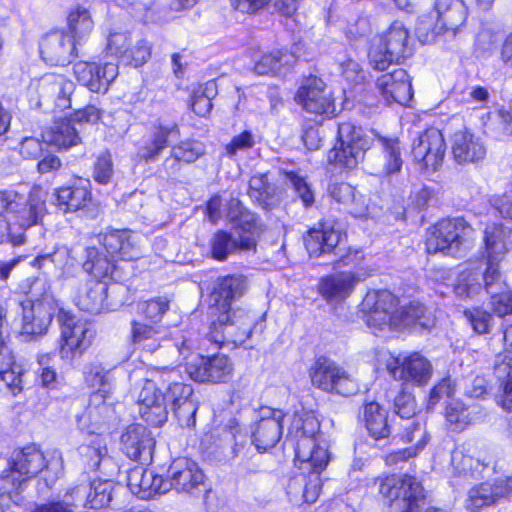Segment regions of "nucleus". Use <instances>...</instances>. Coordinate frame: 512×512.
<instances>
[{"label": "nucleus", "instance_id": "1", "mask_svg": "<svg viewBox=\"0 0 512 512\" xmlns=\"http://www.w3.org/2000/svg\"><path fill=\"white\" fill-rule=\"evenodd\" d=\"M287 437L296 441L295 461L301 471L289 480L287 495L295 506L312 504L320 494V474L330 460L320 422L312 411L295 410L290 417Z\"/></svg>", "mask_w": 512, "mask_h": 512}, {"label": "nucleus", "instance_id": "2", "mask_svg": "<svg viewBox=\"0 0 512 512\" xmlns=\"http://www.w3.org/2000/svg\"><path fill=\"white\" fill-rule=\"evenodd\" d=\"M397 298L388 290L369 291L361 304L365 322L374 334L386 330L410 327L426 329L431 325L425 308L418 302L396 309Z\"/></svg>", "mask_w": 512, "mask_h": 512}, {"label": "nucleus", "instance_id": "3", "mask_svg": "<svg viewBox=\"0 0 512 512\" xmlns=\"http://www.w3.org/2000/svg\"><path fill=\"white\" fill-rule=\"evenodd\" d=\"M63 473V458L59 451L43 452L32 444L15 452L1 473V481L10 484L20 494L26 483L39 477V485L51 488Z\"/></svg>", "mask_w": 512, "mask_h": 512}, {"label": "nucleus", "instance_id": "4", "mask_svg": "<svg viewBox=\"0 0 512 512\" xmlns=\"http://www.w3.org/2000/svg\"><path fill=\"white\" fill-rule=\"evenodd\" d=\"M131 339L140 350L153 354L160 349H168L172 354H178L183 360L188 359L196 349L194 331H171L158 324H147L142 321H132Z\"/></svg>", "mask_w": 512, "mask_h": 512}, {"label": "nucleus", "instance_id": "5", "mask_svg": "<svg viewBox=\"0 0 512 512\" xmlns=\"http://www.w3.org/2000/svg\"><path fill=\"white\" fill-rule=\"evenodd\" d=\"M434 7L437 17L432 29L421 20L417 37L423 44H452L466 28L468 8L463 0H436Z\"/></svg>", "mask_w": 512, "mask_h": 512}, {"label": "nucleus", "instance_id": "6", "mask_svg": "<svg viewBox=\"0 0 512 512\" xmlns=\"http://www.w3.org/2000/svg\"><path fill=\"white\" fill-rule=\"evenodd\" d=\"M254 326L255 318L244 310L222 312L218 322L212 323L209 333L204 338L195 337L196 349H208L211 345L219 348L225 344L241 346L251 336Z\"/></svg>", "mask_w": 512, "mask_h": 512}, {"label": "nucleus", "instance_id": "7", "mask_svg": "<svg viewBox=\"0 0 512 512\" xmlns=\"http://www.w3.org/2000/svg\"><path fill=\"white\" fill-rule=\"evenodd\" d=\"M410 54L409 32L401 22L395 21L385 32L371 39L368 59L375 70L384 71Z\"/></svg>", "mask_w": 512, "mask_h": 512}, {"label": "nucleus", "instance_id": "8", "mask_svg": "<svg viewBox=\"0 0 512 512\" xmlns=\"http://www.w3.org/2000/svg\"><path fill=\"white\" fill-rule=\"evenodd\" d=\"M379 493L387 501L389 512H418L424 500L423 487L413 476L392 474L377 479Z\"/></svg>", "mask_w": 512, "mask_h": 512}, {"label": "nucleus", "instance_id": "9", "mask_svg": "<svg viewBox=\"0 0 512 512\" xmlns=\"http://www.w3.org/2000/svg\"><path fill=\"white\" fill-rule=\"evenodd\" d=\"M75 84L62 75L46 74L31 82L29 102L33 108L64 111L72 107Z\"/></svg>", "mask_w": 512, "mask_h": 512}, {"label": "nucleus", "instance_id": "10", "mask_svg": "<svg viewBox=\"0 0 512 512\" xmlns=\"http://www.w3.org/2000/svg\"><path fill=\"white\" fill-rule=\"evenodd\" d=\"M394 409L402 419H406L405 424H401L404 429L402 439L407 443H414L413 446L389 454L386 462L389 465L397 464L399 461H405L410 457L416 456L419 451L424 449L428 442V435L424 425L420 422L409 421L416 413V404L410 393L401 392L394 400Z\"/></svg>", "mask_w": 512, "mask_h": 512}, {"label": "nucleus", "instance_id": "11", "mask_svg": "<svg viewBox=\"0 0 512 512\" xmlns=\"http://www.w3.org/2000/svg\"><path fill=\"white\" fill-rule=\"evenodd\" d=\"M371 141L360 127L350 122L338 126V141L328 153V160L335 166L352 170L364 159Z\"/></svg>", "mask_w": 512, "mask_h": 512}, {"label": "nucleus", "instance_id": "12", "mask_svg": "<svg viewBox=\"0 0 512 512\" xmlns=\"http://www.w3.org/2000/svg\"><path fill=\"white\" fill-rule=\"evenodd\" d=\"M57 319L60 325V357L67 362H72L91 345L94 330L87 321L65 310H59Z\"/></svg>", "mask_w": 512, "mask_h": 512}, {"label": "nucleus", "instance_id": "13", "mask_svg": "<svg viewBox=\"0 0 512 512\" xmlns=\"http://www.w3.org/2000/svg\"><path fill=\"white\" fill-rule=\"evenodd\" d=\"M314 387L328 393L352 396L359 391L357 380L343 367L325 357L318 358L309 369Z\"/></svg>", "mask_w": 512, "mask_h": 512}, {"label": "nucleus", "instance_id": "14", "mask_svg": "<svg viewBox=\"0 0 512 512\" xmlns=\"http://www.w3.org/2000/svg\"><path fill=\"white\" fill-rule=\"evenodd\" d=\"M101 117V111L94 105H88L83 109H77L73 119L62 118L53 122V124L42 133L44 142L57 148L58 150H68L81 142L79 130L73 124L78 123H96Z\"/></svg>", "mask_w": 512, "mask_h": 512}, {"label": "nucleus", "instance_id": "15", "mask_svg": "<svg viewBox=\"0 0 512 512\" xmlns=\"http://www.w3.org/2000/svg\"><path fill=\"white\" fill-rule=\"evenodd\" d=\"M472 231V227L463 218L443 219L427 233V252L429 254L441 252L455 256Z\"/></svg>", "mask_w": 512, "mask_h": 512}, {"label": "nucleus", "instance_id": "16", "mask_svg": "<svg viewBox=\"0 0 512 512\" xmlns=\"http://www.w3.org/2000/svg\"><path fill=\"white\" fill-rule=\"evenodd\" d=\"M23 323L21 336L26 341L46 334L52 318L58 309L54 296L45 291L40 297L21 303Z\"/></svg>", "mask_w": 512, "mask_h": 512}, {"label": "nucleus", "instance_id": "17", "mask_svg": "<svg viewBox=\"0 0 512 512\" xmlns=\"http://www.w3.org/2000/svg\"><path fill=\"white\" fill-rule=\"evenodd\" d=\"M159 380L166 389V393L163 394L166 397V404H170L179 421H182L183 414H187L188 418L185 425H194L196 410L193 404L188 401L193 390L190 385L181 381L180 370L164 367L159 371Z\"/></svg>", "mask_w": 512, "mask_h": 512}, {"label": "nucleus", "instance_id": "18", "mask_svg": "<svg viewBox=\"0 0 512 512\" xmlns=\"http://www.w3.org/2000/svg\"><path fill=\"white\" fill-rule=\"evenodd\" d=\"M164 491L171 489L179 493L197 494L205 490V475L198 464L188 458H177L170 464Z\"/></svg>", "mask_w": 512, "mask_h": 512}, {"label": "nucleus", "instance_id": "19", "mask_svg": "<svg viewBox=\"0 0 512 512\" xmlns=\"http://www.w3.org/2000/svg\"><path fill=\"white\" fill-rule=\"evenodd\" d=\"M387 370L395 380L416 386L426 385L432 376L430 361L418 352L392 358Z\"/></svg>", "mask_w": 512, "mask_h": 512}, {"label": "nucleus", "instance_id": "20", "mask_svg": "<svg viewBox=\"0 0 512 512\" xmlns=\"http://www.w3.org/2000/svg\"><path fill=\"white\" fill-rule=\"evenodd\" d=\"M446 145L437 128H429L419 135L412 147V156L422 169L436 171L442 164Z\"/></svg>", "mask_w": 512, "mask_h": 512}, {"label": "nucleus", "instance_id": "21", "mask_svg": "<svg viewBox=\"0 0 512 512\" xmlns=\"http://www.w3.org/2000/svg\"><path fill=\"white\" fill-rule=\"evenodd\" d=\"M284 413L281 410L262 408L260 419L251 426V443L257 451L265 452L273 448L281 439Z\"/></svg>", "mask_w": 512, "mask_h": 512}, {"label": "nucleus", "instance_id": "22", "mask_svg": "<svg viewBox=\"0 0 512 512\" xmlns=\"http://www.w3.org/2000/svg\"><path fill=\"white\" fill-rule=\"evenodd\" d=\"M185 366L190 378L197 382H224L233 370L229 358L223 354L211 357L196 355Z\"/></svg>", "mask_w": 512, "mask_h": 512}, {"label": "nucleus", "instance_id": "23", "mask_svg": "<svg viewBox=\"0 0 512 512\" xmlns=\"http://www.w3.org/2000/svg\"><path fill=\"white\" fill-rule=\"evenodd\" d=\"M295 100L303 109L316 115H332L335 111L330 92L318 77H309L298 89Z\"/></svg>", "mask_w": 512, "mask_h": 512}, {"label": "nucleus", "instance_id": "24", "mask_svg": "<svg viewBox=\"0 0 512 512\" xmlns=\"http://www.w3.org/2000/svg\"><path fill=\"white\" fill-rule=\"evenodd\" d=\"M137 404L141 418L148 424L159 427L168 418L166 397L153 380H144L138 394Z\"/></svg>", "mask_w": 512, "mask_h": 512}, {"label": "nucleus", "instance_id": "25", "mask_svg": "<svg viewBox=\"0 0 512 512\" xmlns=\"http://www.w3.org/2000/svg\"><path fill=\"white\" fill-rule=\"evenodd\" d=\"M77 43L63 30L51 31L40 42L42 59L50 65H65L76 56Z\"/></svg>", "mask_w": 512, "mask_h": 512}, {"label": "nucleus", "instance_id": "26", "mask_svg": "<svg viewBox=\"0 0 512 512\" xmlns=\"http://www.w3.org/2000/svg\"><path fill=\"white\" fill-rule=\"evenodd\" d=\"M99 243L112 258L133 261L142 254L137 235L129 230H112L101 234Z\"/></svg>", "mask_w": 512, "mask_h": 512}, {"label": "nucleus", "instance_id": "27", "mask_svg": "<svg viewBox=\"0 0 512 512\" xmlns=\"http://www.w3.org/2000/svg\"><path fill=\"white\" fill-rule=\"evenodd\" d=\"M376 86L388 105H406L413 96L411 81L406 70L402 68L381 75L376 81Z\"/></svg>", "mask_w": 512, "mask_h": 512}, {"label": "nucleus", "instance_id": "28", "mask_svg": "<svg viewBox=\"0 0 512 512\" xmlns=\"http://www.w3.org/2000/svg\"><path fill=\"white\" fill-rule=\"evenodd\" d=\"M113 482L110 480H94L90 485L74 487L69 495L71 500L79 506L91 509L106 507L112 499Z\"/></svg>", "mask_w": 512, "mask_h": 512}, {"label": "nucleus", "instance_id": "29", "mask_svg": "<svg viewBox=\"0 0 512 512\" xmlns=\"http://www.w3.org/2000/svg\"><path fill=\"white\" fill-rule=\"evenodd\" d=\"M121 442L123 451L129 458L143 461L151 458L155 444L151 432L140 424L127 427L122 434Z\"/></svg>", "mask_w": 512, "mask_h": 512}, {"label": "nucleus", "instance_id": "30", "mask_svg": "<svg viewBox=\"0 0 512 512\" xmlns=\"http://www.w3.org/2000/svg\"><path fill=\"white\" fill-rule=\"evenodd\" d=\"M484 256L489 263H500L512 245V227L493 223L484 230Z\"/></svg>", "mask_w": 512, "mask_h": 512}, {"label": "nucleus", "instance_id": "31", "mask_svg": "<svg viewBox=\"0 0 512 512\" xmlns=\"http://www.w3.org/2000/svg\"><path fill=\"white\" fill-rule=\"evenodd\" d=\"M257 243L251 235H232L225 231H218L211 240L212 257L218 261L226 260L230 255L255 251Z\"/></svg>", "mask_w": 512, "mask_h": 512}, {"label": "nucleus", "instance_id": "32", "mask_svg": "<svg viewBox=\"0 0 512 512\" xmlns=\"http://www.w3.org/2000/svg\"><path fill=\"white\" fill-rule=\"evenodd\" d=\"M451 150L455 161L459 164L474 163L486 155L482 140L468 130H460L453 134Z\"/></svg>", "mask_w": 512, "mask_h": 512}, {"label": "nucleus", "instance_id": "33", "mask_svg": "<svg viewBox=\"0 0 512 512\" xmlns=\"http://www.w3.org/2000/svg\"><path fill=\"white\" fill-rule=\"evenodd\" d=\"M360 281L352 272H340L321 279L319 293L327 302H341L349 297Z\"/></svg>", "mask_w": 512, "mask_h": 512}, {"label": "nucleus", "instance_id": "34", "mask_svg": "<svg viewBox=\"0 0 512 512\" xmlns=\"http://www.w3.org/2000/svg\"><path fill=\"white\" fill-rule=\"evenodd\" d=\"M246 289V279L241 275L219 278L211 294L213 306L219 311L229 312L233 300L241 297Z\"/></svg>", "mask_w": 512, "mask_h": 512}, {"label": "nucleus", "instance_id": "35", "mask_svg": "<svg viewBox=\"0 0 512 512\" xmlns=\"http://www.w3.org/2000/svg\"><path fill=\"white\" fill-rule=\"evenodd\" d=\"M107 282L91 279L79 291L75 298L80 310L99 314L108 309Z\"/></svg>", "mask_w": 512, "mask_h": 512}, {"label": "nucleus", "instance_id": "36", "mask_svg": "<svg viewBox=\"0 0 512 512\" xmlns=\"http://www.w3.org/2000/svg\"><path fill=\"white\" fill-rule=\"evenodd\" d=\"M339 241V231L325 225L310 229L304 237L306 250L314 257L333 253Z\"/></svg>", "mask_w": 512, "mask_h": 512}, {"label": "nucleus", "instance_id": "37", "mask_svg": "<svg viewBox=\"0 0 512 512\" xmlns=\"http://www.w3.org/2000/svg\"><path fill=\"white\" fill-rule=\"evenodd\" d=\"M248 195L264 209L275 207L281 200V191L270 181L267 173H257L250 178Z\"/></svg>", "mask_w": 512, "mask_h": 512}, {"label": "nucleus", "instance_id": "38", "mask_svg": "<svg viewBox=\"0 0 512 512\" xmlns=\"http://www.w3.org/2000/svg\"><path fill=\"white\" fill-rule=\"evenodd\" d=\"M481 417L480 406L465 405L459 400H451L445 409L446 422L453 431H462Z\"/></svg>", "mask_w": 512, "mask_h": 512}, {"label": "nucleus", "instance_id": "39", "mask_svg": "<svg viewBox=\"0 0 512 512\" xmlns=\"http://www.w3.org/2000/svg\"><path fill=\"white\" fill-rule=\"evenodd\" d=\"M91 202V192L86 185L75 184L56 190V206L63 213L84 209Z\"/></svg>", "mask_w": 512, "mask_h": 512}, {"label": "nucleus", "instance_id": "40", "mask_svg": "<svg viewBox=\"0 0 512 512\" xmlns=\"http://www.w3.org/2000/svg\"><path fill=\"white\" fill-rule=\"evenodd\" d=\"M298 56L287 49L276 50L265 54L255 63L254 71L258 75H280L297 62Z\"/></svg>", "mask_w": 512, "mask_h": 512}, {"label": "nucleus", "instance_id": "41", "mask_svg": "<svg viewBox=\"0 0 512 512\" xmlns=\"http://www.w3.org/2000/svg\"><path fill=\"white\" fill-rule=\"evenodd\" d=\"M329 196L337 203L345 206L348 212L356 217H361L366 211V205L357 198L355 188L348 183H332L328 188Z\"/></svg>", "mask_w": 512, "mask_h": 512}, {"label": "nucleus", "instance_id": "42", "mask_svg": "<svg viewBox=\"0 0 512 512\" xmlns=\"http://www.w3.org/2000/svg\"><path fill=\"white\" fill-rule=\"evenodd\" d=\"M67 27L68 35L77 44L85 41L94 28V21L89 10L80 6L72 9L67 16Z\"/></svg>", "mask_w": 512, "mask_h": 512}, {"label": "nucleus", "instance_id": "43", "mask_svg": "<svg viewBox=\"0 0 512 512\" xmlns=\"http://www.w3.org/2000/svg\"><path fill=\"white\" fill-rule=\"evenodd\" d=\"M363 417L367 430L375 440L384 439L390 435L387 412L377 402L365 404Z\"/></svg>", "mask_w": 512, "mask_h": 512}, {"label": "nucleus", "instance_id": "44", "mask_svg": "<svg viewBox=\"0 0 512 512\" xmlns=\"http://www.w3.org/2000/svg\"><path fill=\"white\" fill-rule=\"evenodd\" d=\"M87 260L83 264V268L89 274H92L95 278H110L115 280L116 276V258L108 257L102 253H99L95 247H88Z\"/></svg>", "mask_w": 512, "mask_h": 512}, {"label": "nucleus", "instance_id": "45", "mask_svg": "<svg viewBox=\"0 0 512 512\" xmlns=\"http://www.w3.org/2000/svg\"><path fill=\"white\" fill-rule=\"evenodd\" d=\"M228 217L235 225L236 235H251L256 240L257 217L254 213L246 210L237 199L229 202Z\"/></svg>", "mask_w": 512, "mask_h": 512}, {"label": "nucleus", "instance_id": "46", "mask_svg": "<svg viewBox=\"0 0 512 512\" xmlns=\"http://www.w3.org/2000/svg\"><path fill=\"white\" fill-rule=\"evenodd\" d=\"M377 141L383 150V172L385 175L398 173L403 164L398 139L377 136Z\"/></svg>", "mask_w": 512, "mask_h": 512}, {"label": "nucleus", "instance_id": "47", "mask_svg": "<svg viewBox=\"0 0 512 512\" xmlns=\"http://www.w3.org/2000/svg\"><path fill=\"white\" fill-rule=\"evenodd\" d=\"M204 154L203 144L198 141H184L174 146L171 150V157L164 161V165L172 162L174 172L179 169L177 162L192 163Z\"/></svg>", "mask_w": 512, "mask_h": 512}, {"label": "nucleus", "instance_id": "48", "mask_svg": "<svg viewBox=\"0 0 512 512\" xmlns=\"http://www.w3.org/2000/svg\"><path fill=\"white\" fill-rule=\"evenodd\" d=\"M79 453L85 459L88 467L92 470L100 468L101 463H107L110 459L107 457V447L104 439L100 436H94L88 444L79 448Z\"/></svg>", "mask_w": 512, "mask_h": 512}, {"label": "nucleus", "instance_id": "49", "mask_svg": "<svg viewBox=\"0 0 512 512\" xmlns=\"http://www.w3.org/2000/svg\"><path fill=\"white\" fill-rule=\"evenodd\" d=\"M450 464L455 474L464 476H473L477 473H481L485 467L479 459L465 454L460 448H456L451 452Z\"/></svg>", "mask_w": 512, "mask_h": 512}, {"label": "nucleus", "instance_id": "50", "mask_svg": "<svg viewBox=\"0 0 512 512\" xmlns=\"http://www.w3.org/2000/svg\"><path fill=\"white\" fill-rule=\"evenodd\" d=\"M4 363L8 367L5 370L0 371V382H2L7 389L16 396L23 390V374L24 369L21 365L14 362V357L11 354V358L2 357Z\"/></svg>", "mask_w": 512, "mask_h": 512}, {"label": "nucleus", "instance_id": "51", "mask_svg": "<svg viewBox=\"0 0 512 512\" xmlns=\"http://www.w3.org/2000/svg\"><path fill=\"white\" fill-rule=\"evenodd\" d=\"M479 273L462 271L454 286V293L460 299H474L482 292Z\"/></svg>", "mask_w": 512, "mask_h": 512}, {"label": "nucleus", "instance_id": "52", "mask_svg": "<svg viewBox=\"0 0 512 512\" xmlns=\"http://www.w3.org/2000/svg\"><path fill=\"white\" fill-rule=\"evenodd\" d=\"M44 211V202L30 196L28 201L21 208L20 212L14 218V225H18L20 229L28 228L38 222Z\"/></svg>", "mask_w": 512, "mask_h": 512}, {"label": "nucleus", "instance_id": "53", "mask_svg": "<svg viewBox=\"0 0 512 512\" xmlns=\"http://www.w3.org/2000/svg\"><path fill=\"white\" fill-rule=\"evenodd\" d=\"M47 262L55 264L66 275L71 274L74 267V260L70 257L69 250L65 247L57 248L52 253L39 255L32 264L35 267L42 268Z\"/></svg>", "mask_w": 512, "mask_h": 512}, {"label": "nucleus", "instance_id": "54", "mask_svg": "<svg viewBox=\"0 0 512 512\" xmlns=\"http://www.w3.org/2000/svg\"><path fill=\"white\" fill-rule=\"evenodd\" d=\"M495 502L492 484L482 483L469 491L466 507L471 512H475Z\"/></svg>", "mask_w": 512, "mask_h": 512}, {"label": "nucleus", "instance_id": "55", "mask_svg": "<svg viewBox=\"0 0 512 512\" xmlns=\"http://www.w3.org/2000/svg\"><path fill=\"white\" fill-rule=\"evenodd\" d=\"M257 143V136L249 130L235 135L224 147V155L229 158H236L239 154L252 149Z\"/></svg>", "mask_w": 512, "mask_h": 512}, {"label": "nucleus", "instance_id": "56", "mask_svg": "<svg viewBox=\"0 0 512 512\" xmlns=\"http://www.w3.org/2000/svg\"><path fill=\"white\" fill-rule=\"evenodd\" d=\"M134 16L145 23H163L170 19L168 9L161 7L156 2L137 4L134 7Z\"/></svg>", "mask_w": 512, "mask_h": 512}, {"label": "nucleus", "instance_id": "57", "mask_svg": "<svg viewBox=\"0 0 512 512\" xmlns=\"http://www.w3.org/2000/svg\"><path fill=\"white\" fill-rule=\"evenodd\" d=\"M151 56V45L144 39H139L134 43L131 41L126 51L123 63L134 67L142 66Z\"/></svg>", "mask_w": 512, "mask_h": 512}, {"label": "nucleus", "instance_id": "58", "mask_svg": "<svg viewBox=\"0 0 512 512\" xmlns=\"http://www.w3.org/2000/svg\"><path fill=\"white\" fill-rule=\"evenodd\" d=\"M464 317L473 331L478 335L488 334L493 325V317L481 308L466 309Z\"/></svg>", "mask_w": 512, "mask_h": 512}, {"label": "nucleus", "instance_id": "59", "mask_svg": "<svg viewBox=\"0 0 512 512\" xmlns=\"http://www.w3.org/2000/svg\"><path fill=\"white\" fill-rule=\"evenodd\" d=\"M169 308V300L165 297H158L148 301L140 302L137 305L138 312L145 318L157 324Z\"/></svg>", "mask_w": 512, "mask_h": 512}, {"label": "nucleus", "instance_id": "60", "mask_svg": "<svg viewBox=\"0 0 512 512\" xmlns=\"http://www.w3.org/2000/svg\"><path fill=\"white\" fill-rule=\"evenodd\" d=\"M288 183L302 201L305 208L311 207L315 202V194L306 179L297 173H287Z\"/></svg>", "mask_w": 512, "mask_h": 512}, {"label": "nucleus", "instance_id": "61", "mask_svg": "<svg viewBox=\"0 0 512 512\" xmlns=\"http://www.w3.org/2000/svg\"><path fill=\"white\" fill-rule=\"evenodd\" d=\"M165 482L166 480L162 476L154 474V472L149 469H145L141 483V491L137 496L142 499H147L157 493H167V491H164Z\"/></svg>", "mask_w": 512, "mask_h": 512}, {"label": "nucleus", "instance_id": "62", "mask_svg": "<svg viewBox=\"0 0 512 512\" xmlns=\"http://www.w3.org/2000/svg\"><path fill=\"white\" fill-rule=\"evenodd\" d=\"M28 199L26 196L15 191L0 192V203L4 209L2 214L8 215L10 220L13 221Z\"/></svg>", "mask_w": 512, "mask_h": 512}, {"label": "nucleus", "instance_id": "63", "mask_svg": "<svg viewBox=\"0 0 512 512\" xmlns=\"http://www.w3.org/2000/svg\"><path fill=\"white\" fill-rule=\"evenodd\" d=\"M113 174L112 156L106 151L101 154L94 163L93 178L97 183L106 185L111 181Z\"/></svg>", "mask_w": 512, "mask_h": 512}, {"label": "nucleus", "instance_id": "64", "mask_svg": "<svg viewBox=\"0 0 512 512\" xmlns=\"http://www.w3.org/2000/svg\"><path fill=\"white\" fill-rule=\"evenodd\" d=\"M130 42L131 38L126 32L110 33L107 39L106 51L123 63Z\"/></svg>", "mask_w": 512, "mask_h": 512}]
</instances>
